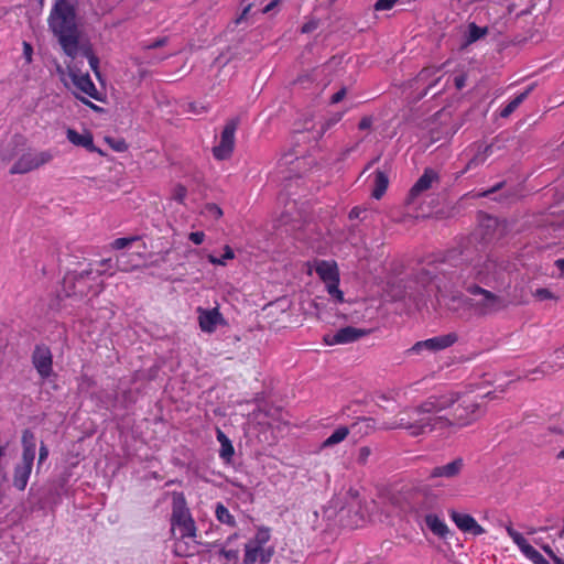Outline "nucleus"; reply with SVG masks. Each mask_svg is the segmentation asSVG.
<instances>
[{
    "label": "nucleus",
    "instance_id": "nucleus-21",
    "mask_svg": "<svg viewBox=\"0 0 564 564\" xmlns=\"http://www.w3.org/2000/svg\"><path fill=\"white\" fill-rule=\"evenodd\" d=\"M440 177L436 171L433 169H425L423 174L419 177V180L414 183V185L410 189V197L414 198L419 196L421 193L430 189L434 182H438Z\"/></svg>",
    "mask_w": 564,
    "mask_h": 564
},
{
    "label": "nucleus",
    "instance_id": "nucleus-15",
    "mask_svg": "<svg viewBox=\"0 0 564 564\" xmlns=\"http://www.w3.org/2000/svg\"><path fill=\"white\" fill-rule=\"evenodd\" d=\"M197 312L199 327L205 333H214L218 325H227V322L224 318L223 314L219 312L218 307H198Z\"/></svg>",
    "mask_w": 564,
    "mask_h": 564
},
{
    "label": "nucleus",
    "instance_id": "nucleus-26",
    "mask_svg": "<svg viewBox=\"0 0 564 564\" xmlns=\"http://www.w3.org/2000/svg\"><path fill=\"white\" fill-rule=\"evenodd\" d=\"M216 436H217V441L220 444L219 457L224 462L229 463L231 460L232 456L235 455V448L232 446V443L228 438V436L219 429L217 430Z\"/></svg>",
    "mask_w": 564,
    "mask_h": 564
},
{
    "label": "nucleus",
    "instance_id": "nucleus-24",
    "mask_svg": "<svg viewBox=\"0 0 564 564\" xmlns=\"http://www.w3.org/2000/svg\"><path fill=\"white\" fill-rule=\"evenodd\" d=\"M424 521L432 533L440 538H446L449 533L447 524L435 513L426 514Z\"/></svg>",
    "mask_w": 564,
    "mask_h": 564
},
{
    "label": "nucleus",
    "instance_id": "nucleus-12",
    "mask_svg": "<svg viewBox=\"0 0 564 564\" xmlns=\"http://www.w3.org/2000/svg\"><path fill=\"white\" fill-rule=\"evenodd\" d=\"M32 364L42 379H47L53 371V355L46 345H36L32 352Z\"/></svg>",
    "mask_w": 564,
    "mask_h": 564
},
{
    "label": "nucleus",
    "instance_id": "nucleus-22",
    "mask_svg": "<svg viewBox=\"0 0 564 564\" xmlns=\"http://www.w3.org/2000/svg\"><path fill=\"white\" fill-rule=\"evenodd\" d=\"M348 429L352 436L359 440L371 434L376 430V422L372 417L361 416L354 421Z\"/></svg>",
    "mask_w": 564,
    "mask_h": 564
},
{
    "label": "nucleus",
    "instance_id": "nucleus-9",
    "mask_svg": "<svg viewBox=\"0 0 564 564\" xmlns=\"http://www.w3.org/2000/svg\"><path fill=\"white\" fill-rule=\"evenodd\" d=\"M53 159L51 151L33 152L28 151L20 155L11 166L10 174H25L48 163Z\"/></svg>",
    "mask_w": 564,
    "mask_h": 564
},
{
    "label": "nucleus",
    "instance_id": "nucleus-11",
    "mask_svg": "<svg viewBox=\"0 0 564 564\" xmlns=\"http://www.w3.org/2000/svg\"><path fill=\"white\" fill-rule=\"evenodd\" d=\"M506 531L508 535L511 538L513 543L520 549L522 554L530 560L533 564H550L549 561L538 551L535 550L525 539L524 536L516 531L512 527V523L506 525Z\"/></svg>",
    "mask_w": 564,
    "mask_h": 564
},
{
    "label": "nucleus",
    "instance_id": "nucleus-51",
    "mask_svg": "<svg viewBox=\"0 0 564 564\" xmlns=\"http://www.w3.org/2000/svg\"><path fill=\"white\" fill-rule=\"evenodd\" d=\"M346 96V88H341L340 90H338L337 93H335L332 98H330V102L332 104H338L339 101H341Z\"/></svg>",
    "mask_w": 564,
    "mask_h": 564
},
{
    "label": "nucleus",
    "instance_id": "nucleus-63",
    "mask_svg": "<svg viewBox=\"0 0 564 564\" xmlns=\"http://www.w3.org/2000/svg\"><path fill=\"white\" fill-rule=\"evenodd\" d=\"M502 185H503V183L497 184L491 189H489L486 193H484V196H488L489 194H492V193L497 192L498 189H500L502 187Z\"/></svg>",
    "mask_w": 564,
    "mask_h": 564
},
{
    "label": "nucleus",
    "instance_id": "nucleus-49",
    "mask_svg": "<svg viewBox=\"0 0 564 564\" xmlns=\"http://www.w3.org/2000/svg\"><path fill=\"white\" fill-rule=\"evenodd\" d=\"M535 296L539 297L540 300L553 299L552 292L549 289H544V288L538 289L535 291Z\"/></svg>",
    "mask_w": 564,
    "mask_h": 564
},
{
    "label": "nucleus",
    "instance_id": "nucleus-30",
    "mask_svg": "<svg viewBox=\"0 0 564 564\" xmlns=\"http://www.w3.org/2000/svg\"><path fill=\"white\" fill-rule=\"evenodd\" d=\"M24 144V138L20 134H14L8 144V148L1 152L2 161H11L18 155V148Z\"/></svg>",
    "mask_w": 564,
    "mask_h": 564
},
{
    "label": "nucleus",
    "instance_id": "nucleus-4",
    "mask_svg": "<svg viewBox=\"0 0 564 564\" xmlns=\"http://www.w3.org/2000/svg\"><path fill=\"white\" fill-rule=\"evenodd\" d=\"M21 443H22V457H21V462L19 464H17L14 467L13 486L18 490L22 491L25 489V487L28 485V481H29V478H30V475H31V471L33 468V463L35 459L36 438H35L34 433L31 430L25 429L22 432Z\"/></svg>",
    "mask_w": 564,
    "mask_h": 564
},
{
    "label": "nucleus",
    "instance_id": "nucleus-64",
    "mask_svg": "<svg viewBox=\"0 0 564 564\" xmlns=\"http://www.w3.org/2000/svg\"><path fill=\"white\" fill-rule=\"evenodd\" d=\"M380 160V156L375 158L371 160L366 167L364 169L362 173L367 172L375 163H377Z\"/></svg>",
    "mask_w": 564,
    "mask_h": 564
},
{
    "label": "nucleus",
    "instance_id": "nucleus-29",
    "mask_svg": "<svg viewBox=\"0 0 564 564\" xmlns=\"http://www.w3.org/2000/svg\"><path fill=\"white\" fill-rule=\"evenodd\" d=\"M126 258V254L122 253L121 256L117 257L116 260H112L111 258L105 259L100 261V267H102V270H97L96 274L101 275L106 273L107 271L111 269H117L121 271H128L129 267L122 262V259Z\"/></svg>",
    "mask_w": 564,
    "mask_h": 564
},
{
    "label": "nucleus",
    "instance_id": "nucleus-42",
    "mask_svg": "<svg viewBox=\"0 0 564 564\" xmlns=\"http://www.w3.org/2000/svg\"><path fill=\"white\" fill-rule=\"evenodd\" d=\"M371 448L369 446H362L359 448L358 451V456H357V463L360 464V465H366L367 462H368V458L370 457L371 455Z\"/></svg>",
    "mask_w": 564,
    "mask_h": 564
},
{
    "label": "nucleus",
    "instance_id": "nucleus-50",
    "mask_svg": "<svg viewBox=\"0 0 564 564\" xmlns=\"http://www.w3.org/2000/svg\"><path fill=\"white\" fill-rule=\"evenodd\" d=\"M186 194H187L186 187L183 186V185H177L176 188H175L174 198L177 202H183V199L185 198Z\"/></svg>",
    "mask_w": 564,
    "mask_h": 564
},
{
    "label": "nucleus",
    "instance_id": "nucleus-28",
    "mask_svg": "<svg viewBox=\"0 0 564 564\" xmlns=\"http://www.w3.org/2000/svg\"><path fill=\"white\" fill-rule=\"evenodd\" d=\"M350 434V430L348 426H339L337 427L328 437H326L322 444L321 449L333 447L347 438Z\"/></svg>",
    "mask_w": 564,
    "mask_h": 564
},
{
    "label": "nucleus",
    "instance_id": "nucleus-58",
    "mask_svg": "<svg viewBox=\"0 0 564 564\" xmlns=\"http://www.w3.org/2000/svg\"><path fill=\"white\" fill-rule=\"evenodd\" d=\"M86 106H88L89 108H91L93 110L95 111H104V109L97 105H95L94 102H91L90 100L84 98V97H80L79 98Z\"/></svg>",
    "mask_w": 564,
    "mask_h": 564
},
{
    "label": "nucleus",
    "instance_id": "nucleus-2",
    "mask_svg": "<svg viewBox=\"0 0 564 564\" xmlns=\"http://www.w3.org/2000/svg\"><path fill=\"white\" fill-rule=\"evenodd\" d=\"M47 24L67 56H73L78 44V24L75 6L69 0H55Z\"/></svg>",
    "mask_w": 564,
    "mask_h": 564
},
{
    "label": "nucleus",
    "instance_id": "nucleus-36",
    "mask_svg": "<svg viewBox=\"0 0 564 564\" xmlns=\"http://www.w3.org/2000/svg\"><path fill=\"white\" fill-rule=\"evenodd\" d=\"M140 236H130L117 238L111 242V248L115 250H122L130 247L133 242L140 241Z\"/></svg>",
    "mask_w": 564,
    "mask_h": 564
},
{
    "label": "nucleus",
    "instance_id": "nucleus-60",
    "mask_svg": "<svg viewBox=\"0 0 564 564\" xmlns=\"http://www.w3.org/2000/svg\"><path fill=\"white\" fill-rule=\"evenodd\" d=\"M260 553H261V562L262 563H265V562H269L271 555H272V551L271 550H268L267 552H264L262 549L260 550Z\"/></svg>",
    "mask_w": 564,
    "mask_h": 564
},
{
    "label": "nucleus",
    "instance_id": "nucleus-35",
    "mask_svg": "<svg viewBox=\"0 0 564 564\" xmlns=\"http://www.w3.org/2000/svg\"><path fill=\"white\" fill-rule=\"evenodd\" d=\"M208 261L212 263V264H216V265H226V260H231L235 258V252L232 250L231 247L229 246H225L224 248V253H223V258H217L213 254H208Z\"/></svg>",
    "mask_w": 564,
    "mask_h": 564
},
{
    "label": "nucleus",
    "instance_id": "nucleus-33",
    "mask_svg": "<svg viewBox=\"0 0 564 564\" xmlns=\"http://www.w3.org/2000/svg\"><path fill=\"white\" fill-rule=\"evenodd\" d=\"M215 513H216V518L219 522L228 524L230 527L236 525L235 517L229 512V510L221 502L217 503Z\"/></svg>",
    "mask_w": 564,
    "mask_h": 564
},
{
    "label": "nucleus",
    "instance_id": "nucleus-17",
    "mask_svg": "<svg viewBox=\"0 0 564 564\" xmlns=\"http://www.w3.org/2000/svg\"><path fill=\"white\" fill-rule=\"evenodd\" d=\"M448 516L462 532L471 533L476 536L485 533V529L468 513H462L451 509L448 510Z\"/></svg>",
    "mask_w": 564,
    "mask_h": 564
},
{
    "label": "nucleus",
    "instance_id": "nucleus-31",
    "mask_svg": "<svg viewBox=\"0 0 564 564\" xmlns=\"http://www.w3.org/2000/svg\"><path fill=\"white\" fill-rule=\"evenodd\" d=\"M491 153L492 145H485L482 149L479 147L477 153L466 164V170H471L482 164Z\"/></svg>",
    "mask_w": 564,
    "mask_h": 564
},
{
    "label": "nucleus",
    "instance_id": "nucleus-1",
    "mask_svg": "<svg viewBox=\"0 0 564 564\" xmlns=\"http://www.w3.org/2000/svg\"><path fill=\"white\" fill-rule=\"evenodd\" d=\"M456 401L457 397L453 392L430 395L419 405L400 411L391 422L386 424V429H403L412 436L433 432L443 435L441 413L451 409Z\"/></svg>",
    "mask_w": 564,
    "mask_h": 564
},
{
    "label": "nucleus",
    "instance_id": "nucleus-39",
    "mask_svg": "<svg viewBox=\"0 0 564 564\" xmlns=\"http://www.w3.org/2000/svg\"><path fill=\"white\" fill-rule=\"evenodd\" d=\"M486 33H487V29H482V28L476 25L475 23H470L468 41L475 42V41L481 39Z\"/></svg>",
    "mask_w": 564,
    "mask_h": 564
},
{
    "label": "nucleus",
    "instance_id": "nucleus-20",
    "mask_svg": "<svg viewBox=\"0 0 564 564\" xmlns=\"http://www.w3.org/2000/svg\"><path fill=\"white\" fill-rule=\"evenodd\" d=\"M464 466V459L457 457L445 465L434 467L430 473V478H455L462 473Z\"/></svg>",
    "mask_w": 564,
    "mask_h": 564
},
{
    "label": "nucleus",
    "instance_id": "nucleus-5",
    "mask_svg": "<svg viewBox=\"0 0 564 564\" xmlns=\"http://www.w3.org/2000/svg\"><path fill=\"white\" fill-rule=\"evenodd\" d=\"M171 524L174 531H178L181 539L196 536V524L182 492L173 496Z\"/></svg>",
    "mask_w": 564,
    "mask_h": 564
},
{
    "label": "nucleus",
    "instance_id": "nucleus-32",
    "mask_svg": "<svg viewBox=\"0 0 564 564\" xmlns=\"http://www.w3.org/2000/svg\"><path fill=\"white\" fill-rule=\"evenodd\" d=\"M238 538L237 533L229 535L225 542V544L219 550V554L224 556L228 561L238 560L239 551L238 549H228V546L232 543L235 539Z\"/></svg>",
    "mask_w": 564,
    "mask_h": 564
},
{
    "label": "nucleus",
    "instance_id": "nucleus-19",
    "mask_svg": "<svg viewBox=\"0 0 564 564\" xmlns=\"http://www.w3.org/2000/svg\"><path fill=\"white\" fill-rule=\"evenodd\" d=\"M67 140L76 147L85 148L89 152H97L100 155L105 153L94 144V138L90 131L79 133L75 129L68 128L66 131Z\"/></svg>",
    "mask_w": 564,
    "mask_h": 564
},
{
    "label": "nucleus",
    "instance_id": "nucleus-37",
    "mask_svg": "<svg viewBox=\"0 0 564 564\" xmlns=\"http://www.w3.org/2000/svg\"><path fill=\"white\" fill-rule=\"evenodd\" d=\"M488 6L491 7V6H500L501 7V12H498L497 13L500 15V17H505L507 14H510L513 10V7L514 4L512 3V0H488Z\"/></svg>",
    "mask_w": 564,
    "mask_h": 564
},
{
    "label": "nucleus",
    "instance_id": "nucleus-13",
    "mask_svg": "<svg viewBox=\"0 0 564 564\" xmlns=\"http://www.w3.org/2000/svg\"><path fill=\"white\" fill-rule=\"evenodd\" d=\"M94 273L95 271L93 269H86L80 272L67 273L64 278L65 296L68 297L77 293H79L82 296L86 294V290L84 288L78 289V285L85 280H95L98 275L96 274L95 276H93Z\"/></svg>",
    "mask_w": 564,
    "mask_h": 564
},
{
    "label": "nucleus",
    "instance_id": "nucleus-44",
    "mask_svg": "<svg viewBox=\"0 0 564 564\" xmlns=\"http://www.w3.org/2000/svg\"><path fill=\"white\" fill-rule=\"evenodd\" d=\"M398 2V0H377L375 3V10L376 11H384L390 10L394 7V4Z\"/></svg>",
    "mask_w": 564,
    "mask_h": 564
},
{
    "label": "nucleus",
    "instance_id": "nucleus-8",
    "mask_svg": "<svg viewBox=\"0 0 564 564\" xmlns=\"http://www.w3.org/2000/svg\"><path fill=\"white\" fill-rule=\"evenodd\" d=\"M239 122V117H234L226 122L220 134L219 144L213 148V155L216 160L225 161L231 156L235 149V133Z\"/></svg>",
    "mask_w": 564,
    "mask_h": 564
},
{
    "label": "nucleus",
    "instance_id": "nucleus-57",
    "mask_svg": "<svg viewBox=\"0 0 564 564\" xmlns=\"http://www.w3.org/2000/svg\"><path fill=\"white\" fill-rule=\"evenodd\" d=\"M280 3V0H271L268 4H265L262 9L263 13H268L271 10H273L275 7H278Z\"/></svg>",
    "mask_w": 564,
    "mask_h": 564
},
{
    "label": "nucleus",
    "instance_id": "nucleus-23",
    "mask_svg": "<svg viewBox=\"0 0 564 564\" xmlns=\"http://www.w3.org/2000/svg\"><path fill=\"white\" fill-rule=\"evenodd\" d=\"M441 70H442V67H440V66H429V67H424L419 73L417 82L425 83L431 79V82L429 83V85L426 87L424 95H426L431 88H433L434 86H436L438 84V82L442 78Z\"/></svg>",
    "mask_w": 564,
    "mask_h": 564
},
{
    "label": "nucleus",
    "instance_id": "nucleus-6",
    "mask_svg": "<svg viewBox=\"0 0 564 564\" xmlns=\"http://www.w3.org/2000/svg\"><path fill=\"white\" fill-rule=\"evenodd\" d=\"M465 289L469 294L479 296L470 304L479 315H489L505 307L502 299L491 291L476 284L466 285Z\"/></svg>",
    "mask_w": 564,
    "mask_h": 564
},
{
    "label": "nucleus",
    "instance_id": "nucleus-41",
    "mask_svg": "<svg viewBox=\"0 0 564 564\" xmlns=\"http://www.w3.org/2000/svg\"><path fill=\"white\" fill-rule=\"evenodd\" d=\"M270 539V532L268 529H259L254 536V544L262 547Z\"/></svg>",
    "mask_w": 564,
    "mask_h": 564
},
{
    "label": "nucleus",
    "instance_id": "nucleus-61",
    "mask_svg": "<svg viewBox=\"0 0 564 564\" xmlns=\"http://www.w3.org/2000/svg\"><path fill=\"white\" fill-rule=\"evenodd\" d=\"M555 267L564 274V259H557L555 261Z\"/></svg>",
    "mask_w": 564,
    "mask_h": 564
},
{
    "label": "nucleus",
    "instance_id": "nucleus-18",
    "mask_svg": "<svg viewBox=\"0 0 564 564\" xmlns=\"http://www.w3.org/2000/svg\"><path fill=\"white\" fill-rule=\"evenodd\" d=\"M68 75L73 84L83 93L94 98L95 100L101 101V96L98 93L94 82L91 80L88 73L80 74L78 69L68 67Z\"/></svg>",
    "mask_w": 564,
    "mask_h": 564
},
{
    "label": "nucleus",
    "instance_id": "nucleus-47",
    "mask_svg": "<svg viewBox=\"0 0 564 564\" xmlns=\"http://www.w3.org/2000/svg\"><path fill=\"white\" fill-rule=\"evenodd\" d=\"M88 63H89V66L91 68V70L95 73V75L97 77H100V72H99V58L96 54H94L93 56H88Z\"/></svg>",
    "mask_w": 564,
    "mask_h": 564
},
{
    "label": "nucleus",
    "instance_id": "nucleus-14",
    "mask_svg": "<svg viewBox=\"0 0 564 564\" xmlns=\"http://www.w3.org/2000/svg\"><path fill=\"white\" fill-rule=\"evenodd\" d=\"M494 268L495 263L489 258L479 256L465 268V275L467 279L471 278L484 283L490 276Z\"/></svg>",
    "mask_w": 564,
    "mask_h": 564
},
{
    "label": "nucleus",
    "instance_id": "nucleus-45",
    "mask_svg": "<svg viewBox=\"0 0 564 564\" xmlns=\"http://www.w3.org/2000/svg\"><path fill=\"white\" fill-rule=\"evenodd\" d=\"M206 210H207V213H208L212 217H214V218H216V219H218V218H220V217L223 216V210H221V208H220L218 205L214 204V203H209V204H207V205H206Z\"/></svg>",
    "mask_w": 564,
    "mask_h": 564
},
{
    "label": "nucleus",
    "instance_id": "nucleus-48",
    "mask_svg": "<svg viewBox=\"0 0 564 564\" xmlns=\"http://www.w3.org/2000/svg\"><path fill=\"white\" fill-rule=\"evenodd\" d=\"M189 240L195 245H202L205 240V234L203 231H194L188 236Z\"/></svg>",
    "mask_w": 564,
    "mask_h": 564
},
{
    "label": "nucleus",
    "instance_id": "nucleus-46",
    "mask_svg": "<svg viewBox=\"0 0 564 564\" xmlns=\"http://www.w3.org/2000/svg\"><path fill=\"white\" fill-rule=\"evenodd\" d=\"M50 454L48 447L41 442L40 451H39V460H37V468L41 467V465L47 459Z\"/></svg>",
    "mask_w": 564,
    "mask_h": 564
},
{
    "label": "nucleus",
    "instance_id": "nucleus-7",
    "mask_svg": "<svg viewBox=\"0 0 564 564\" xmlns=\"http://www.w3.org/2000/svg\"><path fill=\"white\" fill-rule=\"evenodd\" d=\"M315 272L325 283L328 294L338 303L344 302V293L339 290V271L335 261L317 260Z\"/></svg>",
    "mask_w": 564,
    "mask_h": 564
},
{
    "label": "nucleus",
    "instance_id": "nucleus-38",
    "mask_svg": "<svg viewBox=\"0 0 564 564\" xmlns=\"http://www.w3.org/2000/svg\"><path fill=\"white\" fill-rule=\"evenodd\" d=\"M260 550H261V547H259L257 545L252 546L251 543L246 544V553H245L243 563L245 564H253L257 561L258 553L260 552Z\"/></svg>",
    "mask_w": 564,
    "mask_h": 564
},
{
    "label": "nucleus",
    "instance_id": "nucleus-43",
    "mask_svg": "<svg viewBox=\"0 0 564 564\" xmlns=\"http://www.w3.org/2000/svg\"><path fill=\"white\" fill-rule=\"evenodd\" d=\"M118 401L121 402L124 408H129L135 402V399L130 390H124L118 398Z\"/></svg>",
    "mask_w": 564,
    "mask_h": 564
},
{
    "label": "nucleus",
    "instance_id": "nucleus-52",
    "mask_svg": "<svg viewBox=\"0 0 564 564\" xmlns=\"http://www.w3.org/2000/svg\"><path fill=\"white\" fill-rule=\"evenodd\" d=\"M372 126V119L370 117H364L358 123V128L360 130H367L370 129Z\"/></svg>",
    "mask_w": 564,
    "mask_h": 564
},
{
    "label": "nucleus",
    "instance_id": "nucleus-56",
    "mask_svg": "<svg viewBox=\"0 0 564 564\" xmlns=\"http://www.w3.org/2000/svg\"><path fill=\"white\" fill-rule=\"evenodd\" d=\"M338 120H339V118H334V119H330V120L326 121L325 123H323L322 129H321V135H323Z\"/></svg>",
    "mask_w": 564,
    "mask_h": 564
},
{
    "label": "nucleus",
    "instance_id": "nucleus-25",
    "mask_svg": "<svg viewBox=\"0 0 564 564\" xmlns=\"http://www.w3.org/2000/svg\"><path fill=\"white\" fill-rule=\"evenodd\" d=\"M535 84H531L527 87V89L516 96L511 101H509L500 111V116L502 118H508L511 113L516 111V109L528 98L531 91L534 89Z\"/></svg>",
    "mask_w": 564,
    "mask_h": 564
},
{
    "label": "nucleus",
    "instance_id": "nucleus-40",
    "mask_svg": "<svg viewBox=\"0 0 564 564\" xmlns=\"http://www.w3.org/2000/svg\"><path fill=\"white\" fill-rule=\"evenodd\" d=\"M106 141L116 152H124L128 150V144L123 139H112L107 137Z\"/></svg>",
    "mask_w": 564,
    "mask_h": 564
},
{
    "label": "nucleus",
    "instance_id": "nucleus-59",
    "mask_svg": "<svg viewBox=\"0 0 564 564\" xmlns=\"http://www.w3.org/2000/svg\"><path fill=\"white\" fill-rule=\"evenodd\" d=\"M542 550L554 561L555 557H558L550 545H542Z\"/></svg>",
    "mask_w": 564,
    "mask_h": 564
},
{
    "label": "nucleus",
    "instance_id": "nucleus-62",
    "mask_svg": "<svg viewBox=\"0 0 564 564\" xmlns=\"http://www.w3.org/2000/svg\"><path fill=\"white\" fill-rule=\"evenodd\" d=\"M465 85V79L464 77H456L455 78V86L458 88V89H462Z\"/></svg>",
    "mask_w": 564,
    "mask_h": 564
},
{
    "label": "nucleus",
    "instance_id": "nucleus-10",
    "mask_svg": "<svg viewBox=\"0 0 564 564\" xmlns=\"http://www.w3.org/2000/svg\"><path fill=\"white\" fill-rule=\"evenodd\" d=\"M457 340L458 336L455 333L435 336L425 340L416 341L411 348H409L405 351V354L420 355L423 351H440L453 346Z\"/></svg>",
    "mask_w": 564,
    "mask_h": 564
},
{
    "label": "nucleus",
    "instance_id": "nucleus-53",
    "mask_svg": "<svg viewBox=\"0 0 564 564\" xmlns=\"http://www.w3.org/2000/svg\"><path fill=\"white\" fill-rule=\"evenodd\" d=\"M32 53H33L32 45L28 42H23V54L28 62H31Z\"/></svg>",
    "mask_w": 564,
    "mask_h": 564
},
{
    "label": "nucleus",
    "instance_id": "nucleus-55",
    "mask_svg": "<svg viewBox=\"0 0 564 564\" xmlns=\"http://www.w3.org/2000/svg\"><path fill=\"white\" fill-rule=\"evenodd\" d=\"M251 9V6L249 4L248 7H246L242 12L240 13V15L238 18L235 19V24L238 25L240 24L247 17L248 12L250 11Z\"/></svg>",
    "mask_w": 564,
    "mask_h": 564
},
{
    "label": "nucleus",
    "instance_id": "nucleus-27",
    "mask_svg": "<svg viewBox=\"0 0 564 564\" xmlns=\"http://www.w3.org/2000/svg\"><path fill=\"white\" fill-rule=\"evenodd\" d=\"M375 187L372 189V197L380 199L386 193L389 185V176L386 171L377 170L375 172Z\"/></svg>",
    "mask_w": 564,
    "mask_h": 564
},
{
    "label": "nucleus",
    "instance_id": "nucleus-54",
    "mask_svg": "<svg viewBox=\"0 0 564 564\" xmlns=\"http://www.w3.org/2000/svg\"><path fill=\"white\" fill-rule=\"evenodd\" d=\"M167 42V39L166 37H161V39H158L155 40L154 42H152L151 44L148 45L149 48H159L161 46H164L165 43Z\"/></svg>",
    "mask_w": 564,
    "mask_h": 564
},
{
    "label": "nucleus",
    "instance_id": "nucleus-3",
    "mask_svg": "<svg viewBox=\"0 0 564 564\" xmlns=\"http://www.w3.org/2000/svg\"><path fill=\"white\" fill-rule=\"evenodd\" d=\"M453 393L457 397V401L451 409L441 413L443 435L473 424L485 413L477 400L469 397L460 398L457 393Z\"/></svg>",
    "mask_w": 564,
    "mask_h": 564
},
{
    "label": "nucleus",
    "instance_id": "nucleus-34",
    "mask_svg": "<svg viewBox=\"0 0 564 564\" xmlns=\"http://www.w3.org/2000/svg\"><path fill=\"white\" fill-rule=\"evenodd\" d=\"M79 54L88 58V56H93L95 52L90 42H80V34L78 33V44L76 46L75 54L69 57L72 59H75Z\"/></svg>",
    "mask_w": 564,
    "mask_h": 564
},
{
    "label": "nucleus",
    "instance_id": "nucleus-16",
    "mask_svg": "<svg viewBox=\"0 0 564 564\" xmlns=\"http://www.w3.org/2000/svg\"><path fill=\"white\" fill-rule=\"evenodd\" d=\"M369 334V330L346 326L338 329L334 335H327L324 340L327 345L349 344L357 341Z\"/></svg>",
    "mask_w": 564,
    "mask_h": 564
}]
</instances>
